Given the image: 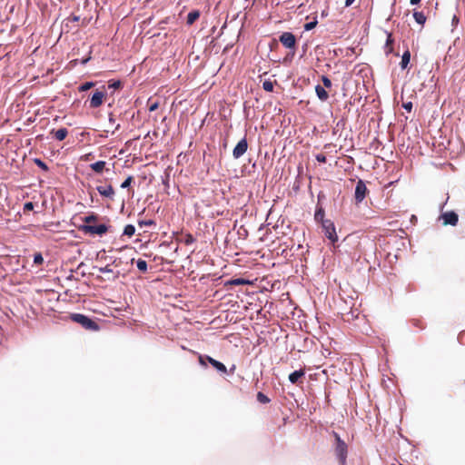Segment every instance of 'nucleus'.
<instances>
[{"instance_id":"5","label":"nucleus","mask_w":465,"mask_h":465,"mask_svg":"<svg viewBox=\"0 0 465 465\" xmlns=\"http://www.w3.org/2000/svg\"><path fill=\"white\" fill-rule=\"evenodd\" d=\"M279 41L284 47L292 50V53H294L296 47V37L292 33H282L279 37Z\"/></svg>"},{"instance_id":"32","label":"nucleus","mask_w":465,"mask_h":465,"mask_svg":"<svg viewBox=\"0 0 465 465\" xmlns=\"http://www.w3.org/2000/svg\"><path fill=\"white\" fill-rule=\"evenodd\" d=\"M138 224H139L140 227H143V226L154 225L155 223L153 220H144V221H138Z\"/></svg>"},{"instance_id":"2","label":"nucleus","mask_w":465,"mask_h":465,"mask_svg":"<svg viewBox=\"0 0 465 465\" xmlns=\"http://www.w3.org/2000/svg\"><path fill=\"white\" fill-rule=\"evenodd\" d=\"M72 319L74 322L81 324L86 330H89V331H98L99 330L98 324L94 321H93L92 319H90L89 317H87L84 314H80V313L73 314Z\"/></svg>"},{"instance_id":"41","label":"nucleus","mask_w":465,"mask_h":465,"mask_svg":"<svg viewBox=\"0 0 465 465\" xmlns=\"http://www.w3.org/2000/svg\"><path fill=\"white\" fill-rule=\"evenodd\" d=\"M403 108L406 109L408 112H411L412 109V104L411 102L405 103L402 104Z\"/></svg>"},{"instance_id":"30","label":"nucleus","mask_w":465,"mask_h":465,"mask_svg":"<svg viewBox=\"0 0 465 465\" xmlns=\"http://www.w3.org/2000/svg\"><path fill=\"white\" fill-rule=\"evenodd\" d=\"M94 86V83L93 82H86L84 83V84H82L80 87H79V91L81 92H84V91H87L89 90L90 88H92Z\"/></svg>"},{"instance_id":"19","label":"nucleus","mask_w":465,"mask_h":465,"mask_svg":"<svg viewBox=\"0 0 465 465\" xmlns=\"http://www.w3.org/2000/svg\"><path fill=\"white\" fill-rule=\"evenodd\" d=\"M413 17L415 21L420 25H423L426 22V16L422 12H414Z\"/></svg>"},{"instance_id":"1","label":"nucleus","mask_w":465,"mask_h":465,"mask_svg":"<svg viewBox=\"0 0 465 465\" xmlns=\"http://www.w3.org/2000/svg\"><path fill=\"white\" fill-rule=\"evenodd\" d=\"M333 436L336 441L335 454L339 460L340 464L345 465L348 452L347 444L341 439L340 435L337 432H333Z\"/></svg>"},{"instance_id":"29","label":"nucleus","mask_w":465,"mask_h":465,"mask_svg":"<svg viewBox=\"0 0 465 465\" xmlns=\"http://www.w3.org/2000/svg\"><path fill=\"white\" fill-rule=\"evenodd\" d=\"M323 218H324V211L322 209H319L318 211H316L315 220L321 221L322 223V221H325Z\"/></svg>"},{"instance_id":"43","label":"nucleus","mask_w":465,"mask_h":465,"mask_svg":"<svg viewBox=\"0 0 465 465\" xmlns=\"http://www.w3.org/2000/svg\"><path fill=\"white\" fill-rule=\"evenodd\" d=\"M354 1L355 0H345V6L346 7L351 6L354 3Z\"/></svg>"},{"instance_id":"38","label":"nucleus","mask_w":465,"mask_h":465,"mask_svg":"<svg viewBox=\"0 0 465 465\" xmlns=\"http://www.w3.org/2000/svg\"><path fill=\"white\" fill-rule=\"evenodd\" d=\"M316 160L319 162V163H326L327 159H326V156L322 153H319L316 155Z\"/></svg>"},{"instance_id":"31","label":"nucleus","mask_w":465,"mask_h":465,"mask_svg":"<svg viewBox=\"0 0 465 465\" xmlns=\"http://www.w3.org/2000/svg\"><path fill=\"white\" fill-rule=\"evenodd\" d=\"M322 84H323V86L324 88H331V81L325 75H322Z\"/></svg>"},{"instance_id":"16","label":"nucleus","mask_w":465,"mask_h":465,"mask_svg":"<svg viewBox=\"0 0 465 465\" xmlns=\"http://www.w3.org/2000/svg\"><path fill=\"white\" fill-rule=\"evenodd\" d=\"M105 164H106V163L104 161H98L96 163L90 164V168L94 172H95L97 173H101L104 171Z\"/></svg>"},{"instance_id":"14","label":"nucleus","mask_w":465,"mask_h":465,"mask_svg":"<svg viewBox=\"0 0 465 465\" xmlns=\"http://www.w3.org/2000/svg\"><path fill=\"white\" fill-rule=\"evenodd\" d=\"M315 92H316V94L318 96V98L322 101V102H325L328 100L329 98V94L327 93V91L325 90L324 87L321 86V85H316L315 86Z\"/></svg>"},{"instance_id":"15","label":"nucleus","mask_w":465,"mask_h":465,"mask_svg":"<svg viewBox=\"0 0 465 465\" xmlns=\"http://www.w3.org/2000/svg\"><path fill=\"white\" fill-rule=\"evenodd\" d=\"M251 282L249 280L243 279V278H234L229 280L225 285H246L250 284Z\"/></svg>"},{"instance_id":"28","label":"nucleus","mask_w":465,"mask_h":465,"mask_svg":"<svg viewBox=\"0 0 465 465\" xmlns=\"http://www.w3.org/2000/svg\"><path fill=\"white\" fill-rule=\"evenodd\" d=\"M34 262L37 265H41L44 262V258L41 254V252H36L34 255Z\"/></svg>"},{"instance_id":"44","label":"nucleus","mask_w":465,"mask_h":465,"mask_svg":"<svg viewBox=\"0 0 465 465\" xmlns=\"http://www.w3.org/2000/svg\"><path fill=\"white\" fill-rule=\"evenodd\" d=\"M109 122H110L111 124H114V123H115V120H114V114H109Z\"/></svg>"},{"instance_id":"49","label":"nucleus","mask_w":465,"mask_h":465,"mask_svg":"<svg viewBox=\"0 0 465 465\" xmlns=\"http://www.w3.org/2000/svg\"><path fill=\"white\" fill-rule=\"evenodd\" d=\"M457 20H458V19H457L456 15H454V16H453V21H454V22H457Z\"/></svg>"},{"instance_id":"22","label":"nucleus","mask_w":465,"mask_h":465,"mask_svg":"<svg viewBox=\"0 0 465 465\" xmlns=\"http://www.w3.org/2000/svg\"><path fill=\"white\" fill-rule=\"evenodd\" d=\"M136 265L139 271L145 273L147 272V262L144 260L139 259L136 262Z\"/></svg>"},{"instance_id":"47","label":"nucleus","mask_w":465,"mask_h":465,"mask_svg":"<svg viewBox=\"0 0 465 465\" xmlns=\"http://www.w3.org/2000/svg\"><path fill=\"white\" fill-rule=\"evenodd\" d=\"M72 20H73V21H78V20H79V17H78V16H73Z\"/></svg>"},{"instance_id":"18","label":"nucleus","mask_w":465,"mask_h":465,"mask_svg":"<svg viewBox=\"0 0 465 465\" xmlns=\"http://www.w3.org/2000/svg\"><path fill=\"white\" fill-rule=\"evenodd\" d=\"M410 60H411V53L409 50H406L401 56V61L400 64L401 69H405L408 66Z\"/></svg>"},{"instance_id":"34","label":"nucleus","mask_w":465,"mask_h":465,"mask_svg":"<svg viewBox=\"0 0 465 465\" xmlns=\"http://www.w3.org/2000/svg\"><path fill=\"white\" fill-rule=\"evenodd\" d=\"M133 182V177L132 176H128L124 182L122 183L121 184V187L122 188H127L130 186L131 183Z\"/></svg>"},{"instance_id":"13","label":"nucleus","mask_w":465,"mask_h":465,"mask_svg":"<svg viewBox=\"0 0 465 465\" xmlns=\"http://www.w3.org/2000/svg\"><path fill=\"white\" fill-rule=\"evenodd\" d=\"M304 375H305V370L304 369H300L298 371H295L292 372L289 375V381L292 384H297L299 382V380L303 378Z\"/></svg>"},{"instance_id":"6","label":"nucleus","mask_w":465,"mask_h":465,"mask_svg":"<svg viewBox=\"0 0 465 465\" xmlns=\"http://www.w3.org/2000/svg\"><path fill=\"white\" fill-rule=\"evenodd\" d=\"M368 189L362 180H359L356 183L354 198L357 204L361 203L368 193Z\"/></svg>"},{"instance_id":"20","label":"nucleus","mask_w":465,"mask_h":465,"mask_svg":"<svg viewBox=\"0 0 465 465\" xmlns=\"http://www.w3.org/2000/svg\"><path fill=\"white\" fill-rule=\"evenodd\" d=\"M98 271H99L100 272H102V273H111V274H113V278H112L113 280H115V279H117V277H118V274H117V273H114V271H113V269L110 267V265H106V266H104V267H100V268H98Z\"/></svg>"},{"instance_id":"9","label":"nucleus","mask_w":465,"mask_h":465,"mask_svg":"<svg viewBox=\"0 0 465 465\" xmlns=\"http://www.w3.org/2000/svg\"><path fill=\"white\" fill-rule=\"evenodd\" d=\"M440 218L443 220L444 225L455 226L459 222V215L453 211L443 213Z\"/></svg>"},{"instance_id":"17","label":"nucleus","mask_w":465,"mask_h":465,"mask_svg":"<svg viewBox=\"0 0 465 465\" xmlns=\"http://www.w3.org/2000/svg\"><path fill=\"white\" fill-rule=\"evenodd\" d=\"M200 17V12L198 10H193L190 12L187 15V24L189 25H193L198 18Z\"/></svg>"},{"instance_id":"33","label":"nucleus","mask_w":465,"mask_h":465,"mask_svg":"<svg viewBox=\"0 0 465 465\" xmlns=\"http://www.w3.org/2000/svg\"><path fill=\"white\" fill-rule=\"evenodd\" d=\"M206 356H207V355H202V354H199V355H198V361H199V363H200L203 367H206V366H207V364H206V361H207V360H206Z\"/></svg>"},{"instance_id":"48","label":"nucleus","mask_w":465,"mask_h":465,"mask_svg":"<svg viewBox=\"0 0 465 465\" xmlns=\"http://www.w3.org/2000/svg\"><path fill=\"white\" fill-rule=\"evenodd\" d=\"M457 20H458V19H457L456 15H454V16H453V21H454V22H457Z\"/></svg>"},{"instance_id":"8","label":"nucleus","mask_w":465,"mask_h":465,"mask_svg":"<svg viewBox=\"0 0 465 465\" xmlns=\"http://www.w3.org/2000/svg\"><path fill=\"white\" fill-rule=\"evenodd\" d=\"M105 91H101L96 89L94 94L90 99V107L91 108H98L103 104L104 98L105 97Z\"/></svg>"},{"instance_id":"24","label":"nucleus","mask_w":465,"mask_h":465,"mask_svg":"<svg viewBox=\"0 0 465 465\" xmlns=\"http://www.w3.org/2000/svg\"><path fill=\"white\" fill-rule=\"evenodd\" d=\"M135 232V228L134 225L132 224H127L125 227H124V235H127L129 237H132Z\"/></svg>"},{"instance_id":"45","label":"nucleus","mask_w":465,"mask_h":465,"mask_svg":"<svg viewBox=\"0 0 465 465\" xmlns=\"http://www.w3.org/2000/svg\"><path fill=\"white\" fill-rule=\"evenodd\" d=\"M119 129H120V124H117L114 126V128L112 130V134H114V133H115L117 130H119Z\"/></svg>"},{"instance_id":"36","label":"nucleus","mask_w":465,"mask_h":465,"mask_svg":"<svg viewBox=\"0 0 465 465\" xmlns=\"http://www.w3.org/2000/svg\"><path fill=\"white\" fill-rule=\"evenodd\" d=\"M34 209V203L32 202H27L24 205V213H27L29 211H32Z\"/></svg>"},{"instance_id":"11","label":"nucleus","mask_w":465,"mask_h":465,"mask_svg":"<svg viewBox=\"0 0 465 465\" xmlns=\"http://www.w3.org/2000/svg\"><path fill=\"white\" fill-rule=\"evenodd\" d=\"M206 360L219 372H222V373H226L227 372V368H226V366L223 362L218 361L214 360L213 358H212L210 356H206Z\"/></svg>"},{"instance_id":"21","label":"nucleus","mask_w":465,"mask_h":465,"mask_svg":"<svg viewBox=\"0 0 465 465\" xmlns=\"http://www.w3.org/2000/svg\"><path fill=\"white\" fill-rule=\"evenodd\" d=\"M182 241L185 245H190L195 242V238L191 233H185Z\"/></svg>"},{"instance_id":"4","label":"nucleus","mask_w":465,"mask_h":465,"mask_svg":"<svg viewBox=\"0 0 465 465\" xmlns=\"http://www.w3.org/2000/svg\"><path fill=\"white\" fill-rule=\"evenodd\" d=\"M322 230L324 232L325 236L332 242L338 241V236L335 231V225L331 220L322 221Z\"/></svg>"},{"instance_id":"7","label":"nucleus","mask_w":465,"mask_h":465,"mask_svg":"<svg viewBox=\"0 0 465 465\" xmlns=\"http://www.w3.org/2000/svg\"><path fill=\"white\" fill-rule=\"evenodd\" d=\"M247 149H248V142H247V139L245 137H243L242 140H240L238 142L236 146L233 148L232 156L235 159H239L247 152Z\"/></svg>"},{"instance_id":"26","label":"nucleus","mask_w":465,"mask_h":465,"mask_svg":"<svg viewBox=\"0 0 465 465\" xmlns=\"http://www.w3.org/2000/svg\"><path fill=\"white\" fill-rule=\"evenodd\" d=\"M83 220L85 224H92L93 223H94L98 220V217L95 214H91L88 216H84Z\"/></svg>"},{"instance_id":"3","label":"nucleus","mask_w":465,"mask_h":465,"mask_svg":"<svg viewBox=\"0 0 465 465\" xmlns=\"http://www.w3.org/2000/svg\"><path fill=\"white\" fill-rule=\"evenodd\" d=\"M80 230L84 232L85 234L90 235H103L107 232L108 226L105 224H98V225H93V224H84L80 227Z\"/></svg>"},{"instance_id":"42","label":"nucleus","mask_w":465,"mask_h":465,"mask_svg":"<svg viewBox=\"0 0 465 465\" xmlns=\"http://www.w3.org/2000/svg\"><path fill=\"white\" fill-rule=\"evenodd\" d=\"M158 108V104L157 103H153L152 104L149 105V111L150 112H153L155 111L156 109Z\"/></svg>"},{"instance_id":"27","label":"nucleus","mask_w":465,"mask_h":465,"mask_svg":"<svg viewBox=\"0 0 465 465\" xmlns=\"http://www.w3.org/2000/svg\"><path fill=\"white\" fill-rule=\"evenodd\" d=\"M35 163L40 167L42 170L47 172L48 171V166L46 165V163L45 162H43L41 159H38V158H35L34 160Z\"/></svg>"},{"instance_id":"12","label":"nucleus","mask_w":465,"mask_h":465,"mask_svg":"<svg viewBox=\"0 0 465 465\" xmlns=\"http://www.w3.org/2000/svg\"><path fill=\"white\" fill-rule=\"evenodd\" d=\"M50 134L57 141H63L68 135V130L66 128H60L58 130H51Z\"/></svg>"},{"instance_id":"46","label":"nucleus","mask_w":465,"mask_h":465,"mask_svg":"<svg viewBox=\"0 0 465 465\" xmlns=\"http://www.w3.org/2000/svg\"><path fill=\"white\" fill-rule=\"evenodd\" d=\"M420 0H410L411 5H418Z\"/></svg>"},{"instance_id":"23","label":"nucleus","mask_w":465,"mask_h":465,"mask_svg":"<svg viewBox=\"0 0 465 465\" xmlns=\"http://www.w3.org/2000/svg\"><path fill=\"white\" fill-rule=\"evenodd\" d=\"M257 401L262 404H267L271 401L270 398L261 391L257 393Z\"/></svg>"},{"instance_id":"10","label":"nucleus","mask_w":465,"mask_h":465,"mask_svg":"<svg viewBox=\"0 0 465 465\" xmlns=\"http://www.w3.org/2000/svg\"><path fill=\"white\" fill-rule=\"evenodd\" d=\"M96 189L102 196L109 198V199H113L114 196V193H115L114 189L110 184L109 185H100V186H97Z\"/></svg>"},{"instance_id":"25","label":"nucleus","mask_w":465,"mask_h":465,"mask_svg":"<svg viewBox=\"0 0 465 465\" xmlns=\"http://www.w3.org/2000/svg\"><path fill=\"white\" fill-rule=\"evenodd\" d=\"M274 83L271 80H265L262 84V88L266 92H272L273 91Z\"/></svg>"},{"instance_id":"39","label":"nucleus","mask_w":465,"mask_h":465,"mask_svg":"<svg viewBox=\"0 0 465 465\" xmlns=\"http://www.w3.org/2000/svg\"><path fill=\"white\" fill-rule=\"evenodd\" d=\"M384 52L388 55L389 54H391L393 52V45H387L384 46Z\"/></svg>"},{"instance_id":"35","label":"nucleus","mask_w":465,"mask_h":465,"mask_svg":"<svg viewBox=\"0 0 465 465\" xmlns=\"http://www.w3.org/2000/svg\"><path fill=\"white\" fill-rule=\"evenodd\" d=\"M316 25H317V21L316 20L312 21V22H310V23H307V24L304 25V29L306 31L312 30V29H313L316 26Z\"/></svg>"},{"instance_id":"37","label":"nucleus","mask_w":465,"mask_h":465,"mask_svg":"<svg viewBox=\"0 0 465 465\" xmlns=\"http://www.w3.org/2000/svg\"><path fill=\"white\" fill-rule=\"evenodd\" d=\"M393 42H394V40L392 38V35L391 33H388L387 34V40H386L385 45H393Z\"/></svg>"},{"instance_id":"40","label":"nucleus","mask_w":465,"mask_h":465,"mask_svg":"<svg viewBox=\"0 0 465 465\" xmlns=\"http://www.w3.org/2000/svg\"><path fill=\"white\" fill-rule=\"evenodd\" d=\"M120 86H121V82L120 81H116V82H114V83L109 84V87H112L114 89H117Z\"/></svg>"}]
</instances>
